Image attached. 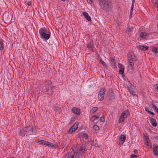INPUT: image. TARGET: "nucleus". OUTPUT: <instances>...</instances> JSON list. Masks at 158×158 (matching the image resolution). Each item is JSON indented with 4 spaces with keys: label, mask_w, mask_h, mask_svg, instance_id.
Wrapping results in <instances>:
<instances>
[{
    "label": "nucleus",
    "mask_w": 158,
    "mask_h": 158,
    "mask_svg": "<svg viewBox=\"0 0 158 158\" xmlns=\"http://www.w3.org/2000/svg\"><path fill=\"white\" fill-rule=\"evenodd\" d=\"M106 88L105 87H104L101 88L99 90L98 98V101H102L103 100L104 98Z\"/></svg>",
    "instance_id": "0eeeda50"
},
{
    "label": "nucleus",
    "mask_w": 158,
    "mask_h": 158,
    "mask_svg": "<svg viewBox=\"0 0 158 158\" xmlns=\"http://www.w3.org/2000/svg\"><path fill=\"white\" fill-rule=\"evenodd\" d=\"M133 8H132H132H131V10H130V12H132V11H133Z\"/></svg>",
    "instance_id": "6e6d98bb"
},
{
    "label": "nucleus",
    "mask_w": 158,
    "mask_h": 158,
    "mask_svg": "<svg viewBox=\"0 0 158 158\" xmlns=\"http://www.w3.org/2000/svg\"><path fill=\"white\" fill-rule=\"evenodd\" d=\"M37 131L35 127L32 125H29L23 128L20 131L19 134L23 136H25L26 134L28 135H35L37 133Z\"/></svg>",
    "instance_id": "f257e3e1"
},
{
    "label": "nucleus",
    "mask_w": 158,
    "mask_h": 158,
    "mask_svg": "<svg viewBox=\"0 0 158 158\" xmlns=\"http://www.w3.org/2000/svg\"><path fill=\"white\" fill-rule=\"evenodd\" d=\"M99 130V127L97 125H94L93 126V131L95 132H98Z\"/></svg>",
    "instance_id": "aec40b11"
},
{
    "label": "nucleus",
    "mask_w": 158,
    "mask_h": 158,
    "mask_svg": "<svg viewBox=\"0 0 158 158\" xmlns=\"http://www.w3.org/2000/svg\"><path fill=\"white\" fill-rule=\"evenodd\" d=\"M72 111L77 115H79L80 114V110L79 109L74 107L72 109Z\"/></svg>",
    "instance_id": "2eb2a0df"
},
{
    "label": "nucleus",
    "mask_w": 158,
    "mask_h": 158,
    "mask_svg": "<svg viewBox=\"0 0 158 158\" xmlns=\"http://www.w3.org/2000/svg\"><path fill=\"white\" fill-rule=\"evenodd\" d=\"M51 83L52 82H49L48 83L46 82L45 86L42 89L45 92V94L48 95V97L52 95L53 93L51 85Z\"/></svg>",
    "instance_id": "39448f33"
},
{
    "label": "nucleus",
    "mask_w": 158,
    "mask_h": 158,
    "mask_svg": "<svg viewBox=\"0 0 158 158\" xmlns=\"http://www.w3.org/2000/svg\"><path fill=\"white\" fill-rule=\"evenodd\" d=\"M53 109L56 114H59L62 111L61 108L58 106H54Z\"/></svg>",
    "instance_id": "4468645a"
},
{
    "label": "nucleus",
    "mask_w": 158,
    "mask_h": 158,
    "mask_svg": "<svg viewBox=\"0 0 158 158\" xmlns=\"http://www.w3.org/2000/svg\"><path fill=\"white\" fill-rule=\"evenodd\" d=\"M87 2L89 4H91L93 2V0H87Z\"/></svg>",
    "instance_id": "a18cd8bd"
},
{
    "label": "nucleus",
    "mask_w": 158,
    "mask_h": 158,
    "mask_svg": "<svg viewBox=\"0 0 158 158\" xmlns=\"http://www.w3.org/2000/svg\"><path fill=\"white\" fill-rule=\"evenodd\" d=\"M78 123H75L73 125V126H74L73 127V129H75L74 128H76V130H77L78 128Z\"/></svg>",
    "instance_id": "4c0bfd02"
},
{
    "label": "nucleus",
    "mask_w": 158,
    "mask_h": 158,
    "mask_svg": "<svg viewBox=\"0 0 158 158\" xmlns=\"http://www.w3.org/2000/svg\"><path fill=\"white\" fill-rule=\"evenodd\" d=\"M129 113V111L128 110H125L122 113L121 115L127 118Z\"/></svg>",
    "instance_id": "a878e982"
},
{
    "label": "nucleus",
    "mask_w": 158,
    "mask_h": 158,
    "mask_svg": "<svg viewBox=\"0 0 158 158\" xmlns=\"http://www.w3.org/2000/svg\"><path fill=\"white\" fill-rule=\"evenodd\" d=\"M86 150L87 149L85 146L84 145H82L77 147L75 151L77 153L79 154V155H80V154H84Z\"/></svg>",
    "instance_id": "6e6552de"
},
{
    "label": "nucleus",
    "mask_w": 158,
    "mask_h": 158,
    "mask_svg": "<svg viewBox=\"0 0 158 158\" xmlns=\"http://www.w3.org/2000/svg\"><path fill=\"white\" fill-rule=\"evenodd\" d=\"M107 94L109 100H111L115 99V94L112 90L109 91Z\"/></svg>",
    "instance_id": "1a4fd4ad"
},
{
    "label": "nucleus",
    "mask_w": 158,
    "mask_h": 158,
    "mask_svg": "<svg viewBox=\"0 0 158 158\" xmlns=\"http://www.w3.org/2000/svg\"><path fill=\"white\" fill-rule=\"evenodd\" d=\"M146 142V145L149 147H150L151 148H152V143L151 142L150 140H148V141H147Z\"/></svg>",
    "instance_id": "473e14b6"
},
{
    "label": "nucleus",
    "mask_w": 158,
    "mask_h": 158,
    "mask_svg": "<svg viewBox=\"0 0 158 158\" xmlns=\"http://www.w3.org/2000/svg\"><path fill=\"white\" fill-rule=\"evenodd\" d=\"M153 88L154 90L156 92H158V83L154 85Z\"/></svg>",
    "instance_id": "2f4dec72"
},
{
    "label": "nucleus",
    "mask_w": 158,
    "mask_h": 158,
    "mask_svg": "<svg viewBox=\"0 0 158 158\" xmlns=\"http://www.w3.org/2000/svg\"><path fill=\"white\" fill-rule=\"evenodd\" d=\"M64 158H81L79 154L77 153L74 150L71 152L66 153L64 156Z\"/></svg>",
    "instance_id": "423d86ee"
},
{
    "label": "nucleus",
    "mask_w": 158,
    "mask_h": 158,
    "mask_svg": "<svg viewBox=\"0 0 158 158\" xmlns=\"http://www.w3.org/2000/svg\"><path fill=\"white\" fill-rule=\"evenodd\" d=\"M127 59L129 65L131 67V69H133L135 62L137 60V57L135 56L133 53L131 52L128 53Z\"/></svg>",
    "instance_id": "7ed1b4c3"
},
{
    "label": "nucleus",
    "mask_w": 158,
    "mask_h": 158,
    "mask_svg": "<svg viewBox=\"0 0 158 158\" xmlns=\"http://www.w3.org/2000/svg\"><path fill=\"white\" fill-rule=\"evenodd\" d=\"M105 118L103 117H101L100 118H99L98 121H97V123L98 125H101V127H102V125H103V123L105 122Z\"/></svg>",
    "instance_id": "f8f14e48"
},
{
    "label": "nucleus",
    "mask_w": 158,
    "mask_h": 158,
    "mask_svg": "<svg viewBox=\"0 0 158 158\" xmlns=\"http://www.w3.org/2000/svg\"><path fill=\"white\" fill-rule=\"evenodd\" d=\"M148 34L145 32H141L140 35V37L143 38H145Z\"/></svg>",
    "instance_id": "cd10ccee"
},
{
    "label": "nucleus",
    "mask_w": 158,
    "mask_h": 158,
    "mask_svg": "<svg viewBox=\"0 0 158 158\" xmlns=\"http://www.w3.org/2000/svg\"><path fill=\"white\" fill-rule=\"evenodd\" d=\"M51 144V143L49 142L48 141H44V142L43 143V144L45 145H47L48 146H49L50 144Z\"/></svg>",
    "instance_id": "f704fd0d"
},
{
    "label": "nucleus",
    "mask_w": 158,
    "mask_h": 158,
    "mask_svg": "<svg viewBox=\"0 0 158 158\" xmlns=\"http://www.w3.org/2000/svg\"><path fill=\"white\" fill-rule=\"evenodd\" d=\"M128 89L129 90V92L132 95H133L134 96H135L136 95V92H135V91L133 90V89L131 88H128Z\"/></svg>",
    "instance_id": "393cba45"
},
{
    "label": "nucleus",
    "mask_w": 158,
    "mask_h": 158,
    "mask_svg": "<svg viewBox=\"0 0 158 158\" xmlns=\"http://www.w3.org/2000/svg\"><path fill=\"white\" fill-rule=\"evenodd\" d=\"M100 63L103 66H104L106 69H108V66L106 64V63L102 59L100 60Z\"/></svg>",
    "instance_id": "bb28decb"
},
{
    "label": "nucleus",
    "mask_w": 158,
    "mask_h": 158,
    "mask_svg": "<svg viewBox=\"0 0 158 158\" xmlns=\"http://www.w3.org/2000/svg\"><path fill=\"white\" fill-rule=\"evenodd\" d=\"M126 139V137L124 135H121L119 138V140L121 141H124Z\"/></svg>",
    "instance_id": "7c9ffc66"
},
{
    "label": "nucleus",
    "mask_w": 158,
    "mask_h": 158,
    "mask_svg": "<svg viewBox=\"0 0 158 158\" xmlns=\"http://www.w3.org/2000/svg\"><path fill=\"white\" fill-rule=\"evenodd\" d=\"M82 135L84 137L85 139H87L88 138V135L87 134L85 133H82Z\"/></svg>",
    "instance_id": "e433bc0d"
},
{
    "label": "nucleus",
    "mask_w": 158,
    "mask_h": 158,
    "mask_svg": "<svg viewBox=\"0 0 158 158\" xmlns=\"http://www.w3.org/2000/svg\"><path fill=\"white\" fill-rule=\"evenodd\" d=\"M148 46H139V49L144 51H146L147 50L148 48Z\"/></svg>",
    "instance_id": "c756f323"
},
{
    "label": "nucleus",
    "mask_w": 158,
    "mask_h": 158,
    "mask_svg": "<svg viewBox=\"0 0 158 158\" xmlns=\"http://www.w3.org/2000/svg\"><path fill=\"white\" fill-rule=\"evenodd\" d=\"M74 126H73L68 131V134H71L73 133V132L75 131L76 130V128H74V129H73V127Z\"/></svg>",
    "instance_id": "b1692460"
},
{
    "label": "nucleus",
    "mask_w": 158,
    "mask_h": 158,
    "mask_svg": "<svg viewBox=\"0 0 158 158\" xmlns=\"http://www.w3.org/2000/svg\"><path fill=\"white\" fill-rule=\"evenodd\" d=\"M137 156L136 155H131L130 158H137Z\"/></svg>",
    "instance_id": "37998d69"
},
{
    "label": "nucleus",
    "mask_w": 158,
    "mask_h": 158,
    "mask_svg": "<svg viewBox=\"0 0 158 158\" xmlns=\"http://www.w3.org/2000/svg\"><path fill=\"white\" fill-rule=\"evenodd\" d=\"M61 1H63V2H64L66 0H60Z\"/></svg>",
    "instance_id": "bf43d9fd"
},
{
    "label": "nucleus",
    "mask_w": 158,
    "mask_h": 158,
    "mask_svg": "<svg viewBox=\"0 0 158 158\" xmlns=\"http://www.w3.org/2000/svg\"><path fill=\"white\" fill-rule=\"evenodd\" d=\"M120 74L122 75V77L123 78H124L125 77V75H124V72H123V73H119Z\"/></svg>",
    "instance_id": "de8ad7c7"
},
{
    "label": "nucleus",
    "mask_w": 158,
    "mask_h": 158,
    "mask_svg": "<svg viewBox=\"0 0 158 158\" xmlns=\"http://www.w3.org/2000/svg\"><path fill=\"white\" fill-rule=\"evenodd\" d=\"M157 102L152 101L151 102L152 108H153L156 111L158 114V108L156 107L157 105L156 103Z\"/></svg>",
    "instance_id": "ddd939ff"
},
{
    "label": "nucleus",
    "mask_w": 158,
    "mask_h": 158,
    "mask_svg": "<svg viewBox=\"0 0 158 158\" xmlns=\"http://www.w3.org/2000/svg\"><path fill=\"white\" fill-rule=\"evenodd\" d=\"M130 17V18H131V16H130V17Z\"/></svg>",
    "instance_id": "680f3d73"
},
{
    "label": "nucleus",
    "mask_w": 158,
    "mask_h": 158,
    "mask_svg": "<svg viewBox=\"0 0 158 158\" xmlns=\"http://www.w3.org/2000/svg\"><path fill=\"white\" fill-rule=\"evenodd\" d=\"M4 49V44L3 40L2 39H0V51L1 52Z\"/></svg>",
    "instance_id": "412c9836"
},
{
    "label": "nucleus",
    "mask_w": 158,
    "mask_h": 158,
    "mask_svg": "<svg viewBox=\"0 0 158 158\" xmlns=\"http://www.w3.org/2000/svg\"><path fill=\"white\" fill-rule=\"evenodd\" d=\"M125 118H126L125 117L121 114L118 121L119 123H120L123 122L125 120Z\"/></svg>",
    "instance_id": "c85d7f7f"
},
{
    "label": "nucleus",
    "mask_w": 158,
    "mask_h": 158,
    "mask_svg": "<svg viewBox=\"0 0 158 158\" xmlns=\"http://www.w3.org/2000/svg\"><path fill=\"white\" fill-rule=\"evenodd\" d=\"M87 47L89 50L94 52V49L95 47L93 41H91L90 42L88 43L87 44Z\"/></svg>",
    "instance_id": "9d476101"
},
{
    "label": "nucleus",
    "mask_w": 158,
    "mask_h": 158,
    "mask_svg": "<svg viewBox=\"0 0 158 158\" xmlns=\"http://www.w3.org/2000/svg\"><path fill=\"white\" fill-rule=\"evenodd\" d=\"M93 117L94 118V119H95V121L96 120H98L99 118V116L96 115L93 116Z\"/></svg>",
    "instance_id": "79ce46f5"
},
{
    "label": "nucleus",
    "mask_w": 158,
    "mask_h": 158,
    "mask_svg": "<svg viewBox=\"0 0 158 158\" xmlns=\"http://www.w3.org/2000/svg\"><path fill=\"white\" fill-rule=\"evenodd\" d=\"M127 29H128L127 32L130 35H131V32H132L133 30V26H131L130 27L129 26H128V27L127 28Z\"/></svg>",
    "instance_id": "4be33fe9"
},
{
    "label": "nucleus",
    "mask_w": 158,
    "mask_h": 158,
    "mask_svg": "<svg viewBox=\"0 0 158 158\" xmlns=\"http://www.w3.org/2000/svg\"><path fill=\"white\" fill-rule=\"evenodd\" d=\"M109 60L111 65L112 67H114L116 66V61L112 57H110Z\"/></svg>",
    "instance_id": "6ab92c4d"
},
{
    "label": "nucleus",
    "mask_w": 158,
    "mask_h": 158,
    "mask_svg": "<svg viewBox=\"0 0 158 158\" xmlns=\"http://www.w3.org/2000/svg\"><path fill=\"white\" fill-rule=\"evenodd\" d=\"M149 113L151 114L152 115H154V114L153 112H151V111L150 112V113Z\"/></svg>",
    "instance_id": "864d4df0"
},
{
    "label": "nucleus",
    "mask_w": 158,
    "mask_h": 158,
    "mask_svg": "<svg viewBox=\"0 0 158 158\" xmlns=\"http://www.w3.org/2000/svg\"><path fill=\"white\" fill-rule=\"evenodd\" d=\"M98 108L97 107H94L92 109L91 111L92 112V113H94L95 111H96L98 110Z\"/></svg>",
    "instance_id": "72a5a7b5"
},
{
    "label": "nucleus",
    "mask_w": 158,
    "mask_h": 158,
    "mask_svg": "<svg viewBox=\"0 0 158 158\" xmlns=\"http://www.w3.org/2000/svg\"><path fill=\"white\" fill-rule=\"evenodd\" d=\"M39 33L41 38L48 40L50 37V33L48 31V29L46 28L42 27L40 28L39 30Z\"/></svg>",
    "instance_id": "20e7f679"
},
{
    "label": "nucleus",
    "mask_w": 158,
    "mask_h": 158,
    "mask_svg": "<svg viewBox=\"0 0 158 158\" xmlns=\"http://www.w3.org/2000/svg\"><path fill=\"white\" fill-rule=\"evenodd\" d=\"M135 0H132V2H133L135 3Z\"/></svg>",
    "instance_id": "4d7b16f0"
},
{
    "label": "nucleus",
    "mask_w": 158,
    "mask_h": 158,
    "mask_svg": "<svg viewBox=\"0 0 158 158\" xmlns=\"http://www.w3.org/2000/svg\"><path fill=\"white\" fill-rule=\"evenodd\" d=\"M152 51L155 53H157L158 49L156 48H153Z\"/></svg>",
    "instance_id": "a19ab883"
},
{
    "label": "nucleus",
    "mask_w": 158,
    "mask_h": 158,
    "mask_svg": "<svg viewBox=\"0 0 158 158\" xmlns=\"http://www.w3.org/2000/svg\"><path fill=\"white\" fill-rule=\"evenodd\" d=\"M132 12H130V15L131 16L132 15Z\"/></svg>",
    "instance_id": "13d9d810"
},
{
    "label": "nucleus",
    "mask_w": 158,
    "mask_h": 158,
    "mask_svg": "<svg viewBox=\"0 0 158 158\" xmlns=\"http://www.w3.org/2000/svg\"><path fill=\"white\" fill-rule=\"evenodd\" d=\"M135 153H138V151L136 149H134L133 151Z\"/></svg>",
    "instance_id": "09e8293b"
},
{
    "label": "nucleus",
    "mask_w": 158,
    "mask_h": 158,
    "mask_svg": "<svg viewBox=\"0 0 158 158\" xmlns=\"http://www.w3.org/2000/svg\"><path fill=\"white\" fill-rule=\"evenodd\" d=\"M152 3L153 6L155 7H157L158 10V0H152Z\"/></svg>",
    "instance_id": "5701e85b"
},
{
    "label": "nucleus",
    "mask_w": 158,
    "mask_h": 158,
    "mask_svg": "<svg viewBox=\"0 0 158 158\" xmlns=\"http://www.w3.org/2000/svg\"><path fill=\"white\" fill-rule=\"evenodd\" d=\"M153 152L155 155H158V145L157 144H153Z\"/></svg>",
    "instance_id": "9b49d317"
},
{
    "label": "nucleus",
    "mask_w": 158,
    "mask_h": 158,
    "mask_svg": "<svg viewBox=\"0 0 158 158\" xmlns=\"http://www.w3.org/2000/svg\"><path fill=\"white\" fill-rule=\"evenodd\" d=\"M27 4L28 6H30L31 5V2H28Z\"/></svg>",
    "instance_id": "5fc2aeb1"
},
{
    "label": "nucleus",
    "mask_w": 158,
    "mask_h": 158,
    "mask_svg": "<svg viewBox=\"0 0 158 158\" xmlns=\"http://www.w3.org/2000/svg\"><path fill=\"white\" fill-rule=\"evenodd\" d=\"M144 137L143 138L144 139V141H147L149 140L148 136H146V135H144Z\"/></svg>",
    "instance_id": "ea45409f"
},
{
    "label": "nucleus",
    "mask_w": 158,
    "mask_h": 158,
    "mask_svg": "<svg viewBox=\"0 0 158 158\" xmlns=\"http://www.w3.org/2000/svg\"><path fill=\"white\" fill-rule=\"evenodd\" d=\"M7 158H14V157H7Z\"/></svg>",
    "instance_id": "052dcab7"
},
{
    "label": "nucleus",
    "mask_w": 158,
    "mask_h": 158,
    "mask_svg": "<svg viewBox=\"0 0 158 158\" xmlns=\"http://www.w3.org/2000/svg\"><path fill=\"white\" fill-rule=\"evenodd\" d=\"M134 3H133V2H132V5H131V8H134Z\"/></svg>",
    "instance_id": "3c124183"
},
{
    "label": "nucleus",
    "mask_w": 158,
    "mask_h": 158,
    "mask_svg": "<svg viewBox=\"0 0 158 158\" xmlns=\"http://www.w3.org/2000/svg\"><path fill=\"white\" fill-rule=\"evenodd\" d=\"M145 110L147 111L148 113H150V111L149 110V108H148L147 107H146L145 108Z\"/></svg>",
    "instance_id": "c03bdc74"
},
{
    "label": "nucleus",
    "mask_w": 158,
    "mask_h": 158,
    "mask_svg": "<svg viewBox=\"0 0 158 158\" xmlns=\"http://www.w3.org/2000/svg\"><path fill=\"white\" fill-rule=\"evenodd\" d=\"M36 142L38 143H40L41 144H43L44 142V140H41L40 139H37L36 140Z\"/></svg>",
    "instance_id": "c9c22d12"
},
{
    "label": "nucleus",
    "mask_w": 158,
    "mask_h": 158,
    "mask_svg": "<svg viewBox=\"0 0 158 158\" xmlns=\"http://www.w3.org/2000/svg\"><path fill=\"white\" fill-rule=\"evenodd\" d=\"M150 118V122L152 125L154 127H156L157 126L156 121L155 118L152 117H149Z\"/></svg>",
    "instance_id": "a211bd4d"
},
{
    "label": "nucleus",
    "mask_w": 158,
    "mask_h": 158,
    "mask_svg": "<svg viewBox=\"0 0 158 158\" xmlns=\"http://www.w3.org/2000/svg\"><path fill=\"white\" fill-rule=\"evenodd\" d=\"M102 9L106 12L111 11L113 8L112 3L110 0H98Z\"/></svg>",
    "instance_id": "f03ea898"
},
{
    "label": "nucleus",
    "mask_w": 158,
    "mask_h": 158,
    "mask_svg": "<svg viewBox=\"0 0 158 158\" xmlns=\"http://www.w3.org/2000/svg\"><path fill=\"white\" fill-rule=\"evenodd\" d=\"M118 67L119 69V73H122L124 72V67L122 64L119 63L118 64Z\"/></svg>",
    "instance_id": "f3484780"
},
{
    "label": "nucleus",
    "mask_w": 158,
    "mask_h": 158,
    "mask_svg": "<svg viewBox=\"0 0 158 158\" xmlns=\"http://www.w3.org/2000/svg\"><path fill=\"white\" fill-rule=\"evenodd\" d=\"M154 138L155 139L158 140V136H154Z\"/></svg>",
    "instance_id": "603ef678"
},
{
    "label": "nucleus",
    "mask_w": 158,
    "mask_h": 158,
    "mask_svg": "<svg viewBox=\"0 0 158 158\" xmlns=\"http://www.w3.org/2000/svg\"><path fill=\"white\" fill-rule=\"evenodd\" d=\"M90 143L92 145H94V141H91L90 142Z\"/></svg>",
    "instance_id": "8fccbe9b"
},
{
    "label": "nucleus",
    "mask_w": 158,
    "mask_h": 158,
    "mask_svg": "<svg viewBox=\"0 0 158 158\" xmlns=\"http://www.w3.org/2000/svg\"><path fill=\"white\" fill-rule=\"evenodd\" d=\"M90 120L92 122H94L95 121V119H94V118L93 117V116H92V117L90 118Z\"/></svg>",
    "instance_id": "49530a36"
},
{
    "label": "nucleus",
    "mask_w": 158,
    "mask_h": 158,
    "mask_svg": "<svg viewBox=\"0 0 158 158\" xmlns=\"http://www.w3.org/2000/svg\"><path fill=\"white\" fill-rule=\"evenodd\" d=\"M50 147H52L53 148H55L56 147H58V146L56 144H54L52 143H51V144H50L49 146Z\"/></svg>",
    "instance_id": "58836bf2"
},
{
    "label": "nucleus",
    "mask_w": 158,
    "mask_h": 158,
    "mask_svg": "<svg viewBox=\"0 0 158 158\" xmlns=\"http://www.w3.org/2000/svg\"><path fill=\"white\" fill-rule=\"evenodd\" d=\"M82 14L83 16L89 22L91 21V19L88 13L85 12H83Z\"/></svg>",
    "instance_id": "dca6fc26"
}]
</instances>
